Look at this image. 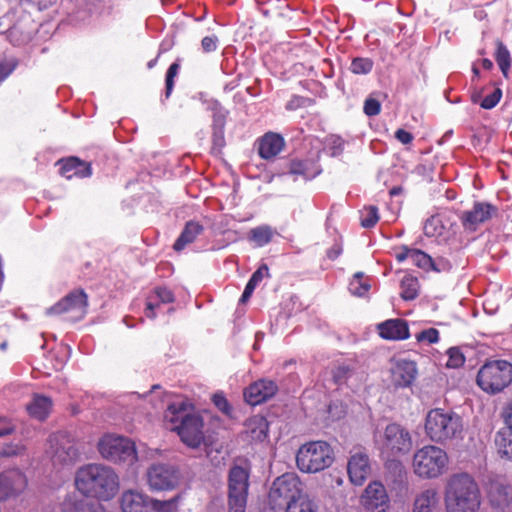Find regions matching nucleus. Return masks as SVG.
<instances>
[{
    "mask_svg": "<svg viewBox=\"0 0 512 512\" xmlns=\"http://www.w3.org/2000/svg\"><path fill=\"white\" fill-rule=\"evenodd\" d=\"M75 487L83 495L98 501H110L119 491V477L113 468L92 463L80 467L75 474Z\"/></svg>",
    "mask_w": 512,
    "mask_h": 512,
    "instance_id": "obj_1",
    "label": "nucleus"
},
{
    "mask_svg": "<svg viewBox=\"0 0 512 512\" xmlns=\"http://www.w3.org/2000/svg\"><path fill=\"white\" fill-rule=\"evenodd\" d=\"M481 492L472 475L466 472L452 474L444 489L446 512H478Z\"/></svg>",
    "mask_w": 512,
    "mask_h": 512,
    "instance_id": "obj_2",
    "label": "nucleus"
},
{
    "mask_svg": "<svg viewBox=\"0 0 512 512\" xmlns=\"http://www.w3.org/2000/svg\"><path fill=\"white\" fill-rule=\"evenodd\" d=\"M374 442L380 456L387 461L398 460L413 448L410 431L399 423L386 425L383 431L374 435Z\"/></svg>",
    "mask_w": 512,
    "mask_h": 512,
    "instance_id": "obj_3",
    "label": "nucleus"
},
{
    "mask_svg": "<svg viewBox=\"0 0 512 512\" xmlns=\"http://www.w3.org/2000/svg\"><path fill=\"white\" fill-rule=\"evenodd\" d=\"M424 429L426 436L432 442L444 444L460 437L463 424L458 414L434 408L429 410L425 417Z\"/></svg>",
    "mask_w": 512,
    "mask_h": 512,
    "instance_id": "obj_4",
    "label": "nucleus"
},
{
    "mask_svg": "<svg viewBox=\"0 0 512 512\" xmlns=\"http://www.w3.org/2000/svg\"><path fill=\"white\" fill-rule=\"evenodd\" d=\"M449 458L447 453L435 445H425L413 456L414 473L422 479H434L446 472Z\"/></svg>",
    "mask_w": 512,
    "mask_h": 512,
    "instance_id": "obj_5",
    "label": "nucleus"
},
{
    "mask_svg": "<svg viewBox=\"0 0 512 512\" xmlns=\"http://www.w3.org/2000/svg\"><path fill=\"white\" fill-rule=\"evenodd\" d=\"M334 451L325 441H312L302 445L296 455L297 467L306 473H317L332 465Z\"/></svg>",
    "mask_w": 512,
    "mask_h": 512,
    "instance_id": "obj_6",
    "label": "nucleus"
},
{
    "mask_svg": "<svg viewBox=\"0 0 512 512\" xmlns=\"http://www.w3.org/2000/svg\"><path fill=\"white\" fill-rule=\"evenodd\" d=\"M476 381L483 391L499 393L512 382V363L506 360L489 361L479 369Z\"/></svg>",
    "mask_w": 512,
    "mask_h": 512,
    "instance_id": "obj_7",
    "label": "nucleus"
},
{
    "mask_svg": "<svg viewBox=\"0 0 512 512\" xmlns=\"http://www.w3.org/2000/svg\"><path fill=\"white\" fill-rule=\"evenodd\" d=\"M303 485L297 475L286 473L278 477L272 484L268 499L272 509L282 508L302 497Z\"/></svg>",
    "mask_w": 512,
    "mask_h": 512,
    "instance_id": "obj_8",
    "label": "nucleus"
},
{
    "mask_svg": "<svg viewBox=\"0 0 512 512\" xmlns=\"http://www.w3.org/2000/svg\"><path fill=\"white\" fill-rule=\"evenodd\" d=\"M98 451L108 461L124 462L130 465L137 461L134 443L122 436L104 435L98 442Z\"/></svg>",
    "mask_w": 512,
    "mask_h": 512,
    "instance_id": "obj_9",
    "label": "nucleus"
},
{
    "mask_svg": "<svg viewBox=\"0 0 512 512\" xmlns=\"http://www.w3.org/2000/svg\"><path fill=\"white\" fill-rule=\"evenodd\" d=\"M88 296L83 289H75L46 310L49 316H65L66 320L77 321L85 317Z\"/></svg>",
    "mask_w": 512,
    "mask_h": 512,
    "instance_id": "obj_10",
    "label": "nucleus"
},
{
    "mask_svg": "<svg viewBox=\"0 0 512 512\" xmlns=\"http://www.w3.org/2000/svg\"><path fill=\"white\" fill-rule=\"evenodd\" d=\"M249 471L233 466L228 477L229 512H245L249 487Z\"/></svg>",
    "mask_w": 512,
    "mask_h": 512,
    "instance_id": "obj_11",
    "label": "nucleus"
},
{
    "mask_svg": "<svg viewBox=\"0 0 512 512\" xmlns=\"http://www.w3.org/2000/svg\"><path fill=\"white\" fill-rule=\"evenodd\" d=\"M180 475L175 466L165 463L152 464L146 472L151 491H170L177 487Z\"/></svg>",
    "mask_w": 512,
    "mask_h": 512,
    "instance_id": "obj_12",
    "label": "nucleus"
},
{
    "mask_svg": "<svg viewBox=\"0 0 512 512\" xmlns=\"http://www.w3.org/2000/svg\"><path fill=\"white\" fill-rule=\"evenodd\" d=\"M51 458L54 464L68 465L78 457L75 439L68 432H57L50 436Z\"/></svg>",
    "mask_w": 512,
    "mask_h": 512,
    "instance_id": "obj_13",
    "label": "nucleus"
},
{
    "mask_svg": "<svg viewBox=\"0 0 512 512\" xmlns=\"http://www.w3.org/2000/svg\"><path fill=\"white\" fill-rule=\"evenodd\" d=\"M203 427V419L196 413H191L190 416L182 420V424L174 426L181 441L191 448H197L203 443Z\"/></svg>",
    "mask_w": 512,
    "mask_h": 512,
    "instance_id": "obj_14",
    "label": "nucleus"
},
{
    "mask_svg": "<svg viewBox=\"0 0 512 512\" xmlns=\"http://www.w3.org/2000/svg\"><path fill=\"white\" fill-rule=\"evenodd\" d=\"M361 502L364 507L372 512H385L389 507V497L384 485L374 481L366 487Z\"/></svg>",
    "mask_w": 512,
    "mask_h": 512,
    "instance_id": "obj_15",
    "label": "nucleus"
},
{
    "mask_svg": "<svg viewBox=\"0 0 512 512\" xmlns=\"http://www.w3.org/2000/svg\"><path fill=\"white\" fill-rule=\"evenodd\" d=\"M497 207L486 202H477L469 211H464L460 217L463 226L469 230H476V228L490 220L497 214Z\"/></svg>",
    "mask_w": 512,
    "mask_h": 512,
    "instance_id": "obj_16",
    "label": "nucleus"
},
{
    "mask_svg": "<svg viewBox=\"0 0 512 512\" xmlns=\"http://www.w3.org/2000/svg\"><path fill=\"white\" fill-rule=\"evenodd\" d=\"M27 486L26 476L18 469L3 472L0 475V498L6 499L22 493Z\"/></svg>",
    "mask_w": 512,
    "mask_h": 512,
    "instance_id": "obj_17",
    "label": "nucleus"
},
{
    "mask_svg": "<svg viewBox=\"0 0 512 512\" xmlns=\"http://www.w3.org/2000/svg\"><path fill=\"white\" fill-rule=\"evenodd\" d=\"M347 472L352 484L361 486L371 474L369 456L364 452H357L350 456L347 463Z\"/></svg>",
    "mask_w": 512,
    "mask_h": 512,
    "instance_id": "obj_18",
    "label": "nucleus"
},
{
    "mask_svg": "<svg viewBox=\"0 0 512 512\" xmlns=\"http://www.w3.org/2000/svg\"><path fill=\"white\" fill-rule=\"evenodd\" d=\"M278 387L272 380L261 379L250 384L244 391V398L250 405L261 404L272 398Z\"/></svg>",
    "mask_w": 512,
    "mask_h": 512,
    "instance_id": "obj_19",
    "label": "nucleus"
},
{
    "mask_svg": "<svg viewBox=\"0 0 512 512\" xmlns=\"http://www.w3.org/2000/svg\"><path fill=\"white\" fill-rule=\"evenodd\" d=\"M122 512H150V497L136 490H126L120 497Z\"/></svg>",
    "mask_w": 512,
    "mask_h": 512,
    "instance_id": "obj_20",
    "label": "nucleus"
},
{
    "mask_svg": "<svg viewBox=\"0 0 512 512\" xmlns=\"http://www.w3.org/2000/svg\"><path fill=\"white\" fill-rule=\"evenodd\" d=\"M395 258L398 262L410 260L413 265L426 271L434 268L433 260L428 254L419 249L411 248L406 245L395 249Z\"/></svg>",
    "mask_w": 512,
    "mask_h": 512,
    "instance_id": "obj_21",
    "label": "nucleus"
},
{
    "mask_svg": "<svg viewBox=\"0 0 512 512\" xmlns=\"http://www.w3.org/2000/svg\"><path fill=\"white\" fill-rule=\"evenodd\" d=\"M416 364L413 361L400 359L391 368L392 382L398 387H408L415 380Z\"/></svg>",
    "mask_w": 512,
    "mask_h": 512,
    "instance_id": "obj_22",
    "label": "nucleus"
},
{
    "mask_svg": "<svg viewBox=\"0 0 512 512\" xmlns=\"http://www.w3.org/2000/svg\"><path fill=\"white\" fill-rule=\"evenodd\" d=\"M57 164L60 165V174L67 179L73 177L86 178L92 175L91 163L82 161L77 157L59 160Z\"/></svg>",
    "mask_w": 512,
    "mask_h": 512,
    "instance_id": "obj_23",
    "label": "nucleus"
},
{
    "mask_svg": "<svg viewBox=\"0 0 512 512\" xmlns=\"http://www.w3.org/2000/svg\"><path fill=\"white\" fill-rule=\"evenodd\" d=\"M379 335L387 340H403L409 337L408 324L403 319H389L377 325Z\"/></svg>",
    "mask_w": 512,
    "mask_h": 512,
    "instance_id": "obj_24",
    "label": "nucleus"
},
{
    "mask_svg": "<svg viewBox=\"0 0 512 512\" xmlns=\"http://www.w3.org/2000/svg\"><path fill=\"white\" fill-rule=\"evenodd\" d=\"M284 145L285 142L281 135L269 132L260 138L258 153L263 159H272L282 151Z\"/></svg>",
    "mask_w": 512,
    "mask_h": 512,
    "instance_id": "obj_25",
    "label": "nucleus"
},
{
    "mask_svg": "<svg viewBox=\"0 0 512 512\" xmlns=\"http://www.w3.org/2000/svg\"><path fill=\"white\" fill-rule=\"evenodd\" d=\"M488 500L491 506L498 509H505L512 501V487L495 481L490 484Z\"/></svg>",
    "mask_w": 512,
    "mask_h": 512,
    "instance_id": "obj_26",
    "label": "nucleus"
},
{
    "mask_svg": "<svg viewBox=\"0 0 512 512\" xmlns=\"http://www.w3.org/2000/svg\"><path fill=\"white\" fill-rule=\"evenodd\" d=\"M188 408L189 405L184 400L176 401L169 404L164 412V422L167 429L171 431H176V428H174V426L182 424V420L191 415V413L188 412Z\"/></svg>",
    "mask_w": 512,
    "mask_h": 512,
    "instance_id": "obj_27",
    "label": "nucleus"
},
{
    "mask_svg": "<svg viewBox=\"0 0 512 512\" xmlns=\"http://www.w3.org/2000/svg\"><path fill=\"white\" fill-rule=\"evenodd\" d=\"M174 301V295L171 290L165 287H157L147 298L145 315L148 318H155V310L160 307L161 304L172 303Z\"/></svg>",
    "mask_w": 512,
    "mask_h": 512,
    "instance_id": "obj_28",
    "label": "nucleus"
},
{
    "mask_svg": "<svg viewBox=\"0 0 512 512\" xmlns=\"http://www.w3.org/2000/svg\"><path fill=\"white\" fill-rule=\"evenodd\" d=\"M439 503L438 491L427 488L416 494L413 503V512H432Z\"/></svg>",
    "mask_w": 512,
    "mask_h": 512,
    "instance_id": "obj_29",
    "label": "nucleus"
},
{
    "mask_svg": "<svg viewBox=\"0 0 512 512\" xmlns=\"http://www.w3.org/2000/svg\"><path fill=\"white\" fill-rule=\"evenodd\" d=\"M52 400L49 397L35 394L31 402L27 405L29 415L37 420H44L52 410Z\"/></svg>",
    "mask_w": 512,
    "mask_h": 512,
    "instance_id": "obj_30",
    "label": "nucleus"
},
{
    "mask_svg": "<svg viewBox=\"0 0 512 512\" xmlns=\"http://www.w3.org/2000/svg\"><path fill=\"white\" fill-rule=\"evenodd\" d=\"M203 231L204 228L200 223L196 221H188L173 245L174 250H183L188 244L193 243L197 236H199Z\"/></svg>",
    "mask_w": 512,
    "mask_h": 512,
    "instance_id": "obj_31",
    "label": "nucleus"
},
{
    "mask_svg": "<svg viewBox=\"0 0 512 512\" xmlns=\"http://www.w3.org/2000/svg\"><path fill=\"white\" fill-rule=\"evenodd\" d=\"M494 441L500 457L512 461V429H500Z\"/></svg>",
    "mask_w": 512,
    "mask_h": 512,
    "instance_id": "obj_32",
    "label": "nucleus"
},
{
    "mask_svg": "<svg viewBox=\"0 0 512 512\" xmlns=\"http://www.w3.org/2000/svg\"><path fill=\"white\" fill-rule=\"evenodd\" d=\"M371 288V279L362 272L353 275L349 283V291L358 297L365 296Z\"/></svg>",
    "mask_w": 512,
    "mask_h": 512,
    "instance_id": "obj_33",
    "label": "nucleus"
},
{
    "mask_svg": "<svg viewBox=\"0 0 512 512\" xmlns=\"http://www.w3.org/2000/svg\"><path fill=\"white\" fill-rule=\"evenodd\" d=\"M400 288V296L403 300H414L419 294V281L416 277L407 274L401 280Z\"/></svg>",
    "mask_w": 512,
    "mask_h": 512,
    "instance_id": "obj_34",
    "label": "nucleus"
},
{
    "mask_svg": "<svg viewBox=\"0 0 512 512\" xmlns=\"http://www.w3.org/2000/svg\"><path fill=\"white\" fill-rule=\"evenodd\" d=\"M275 233V230L270 226L261 225L250 230L249 239L253 241L257 246L262 247L271 242Z\"/></svg>",
    "mask_w": 512,
    "mask_h": 512,
    "instance_id": "obj_35",
    "label": "nucleus"
},
{
    "mask_svg": "<svg viewBox=\"0 0 512 512\" xmlns=\"http://www.w3.org/2000/svg\"><path fill=\"white\" fill-rule=\"evenodd\" d=\"M181 502V495L178 494L168 500H159L150 497V512H177Z\"/></svg>",
    "mask_w": 512,
    "mask_h": 512,
    "instance_id": "obj_36",
    "label": "nucleus"
},
{
    "mask_svg": "<svg viewBox=\"0 0 512 512\" xmlns=\"http://www.w3.org/2000/svg\"><path fill=\"white\" fill-rule=\"evenodd\" d=\"M496 53H495V60L505 78L509 77V71L511 67V55L507 47L501 42H496Z\"/></svg>",
    "mask_w": 512,
    "mask_h": 512,
    "instance_id": "obj_37",
    "label": "nucleus"
},
{
    "mask_svg": "<svg viewBox=\"0 0 512 512\" xmlns=\"http://www.w3.org/2000/svg\"><path fill=\"white\" fill-rule=\"evenodd\" d=\"M248 428L251 430L252 438L264 440L268 433V422L260 415H255L249 419Z\"/></svg>",
    "mask_w": 512,
    "mask_h": 512,
    "instance_id": "obj_38",
    "label": "nucleus"
},
{
    "mask_svg": "<svg viewBox=\"0 0 512 512\" xmlns=\"http://www.w3.org/2000/svg\"><path fill=\"white\" fill-rule=\"evenodd\" d=\"M209 109L213 113L212 128H224L228 111L225 110L217 100L209 102Z\"/></svg>",
    "mask_w": 512,
    "mask_h": 512,
    "instance_id": "obj_39",
    "label": "nucleus"
},
{
    "mask_svg": "<svg viewBox=\"0 0 512 512\" xmlns=\"http://www.w3.org/2000/svg\"><path fill=\"white\" fill-rule=\"evenodd\" d=\"M286 512H316V507L307 495H303L298 500L290 502Z\"/></svg>",
    "mask_w": 512,
    "mask_h": 512,
    "instance_id": "obj_40",
    "label": "nucleus"
},
{
    "mask_svg": "<svg viewBox=\"0 0 512 512\" xmlns=\"http://www.w3.org/2000/svg\"><path fill=\"white\" fill-rule=\"evenodd\" d=\"M374 66L370 58L356 57L352 60L350 70L357 75H365L372 71Z\"/></svg>",
    "mask_w": 512,
    "mask_h": 512,
    "instance_id": "obj_41",
    "label": "nucleus"
},
{
    "mask_svg": "<svg viewBox=\"0 0 512 512\" xmlns=\"http://www.w3.org/2000/svg\"><path fill=\"white\" fill-rule=\"evenodd\" d=\"M360 214L361 225L365 228L373 227L379 220L378 208L376 206L364 207Z\"/></svg>",
    "mask_w": 512,
    "mask_h": 512,
    "instance_id": "obj_42",
    "label": "nucleus"
},
{
    "mask_svg": "<svg viewBox=\"0 0 512 512\" xmlns=\"http://www.w3.org/2000/svg\"><path fill=\"white\" fill-rule=\"evenodd\" d=\"M180 70V63L178 61L172 63L167 72L165 79V99H168L174 88V79L177 77Z\"/></svg>",
    "mask_w": 512,
    "mask_h": 512,
    "instance_id": "obj_43",
    "label": "nucleus"
},
{
    "mask_svg": "<svg viewBox=\"0 0 512 512\" xmlns=\"http://www.w3.org/2000/svg\"><path fill=\"white\" fill-rule=\"evenodd\" d=\"M326 149L331 156H338L344 149V140L336 135H330L326 138Z\"/></svg>",
    "mask_w": 512,
    "mask_h": 512,
    "instance_id": "obj_44",
    "label": "nucleus"
},
{
    "mask_svg": "<svg viewBox=\"0 0 512 512\" xmlns=\"http://www.w3.org/2000/svg\"><path fill=\"white\" fill-rule=\"evenodd\" d=\"M448 360L446 366L448 368H459L465 362V357L461 350L457 347L449 348L447 351Z\"/></svg>",
    "mask_w": 512,
    "mask_h": 512,
    "instance_id": "obj_45",
    "label": "nucleus"
},
{
    "mask_svg": "<svg viewBox=\"0 0 512 512\" xmlns=\"http://www.w3.org/2000/svg\"><path fill=\"white\" fill-rule=\"evenodd\" d=\"M353 370L350 368V366L341 364L338 365L333 370V379L335 383L341 385L347 382V380L352 376Z\"/></svg>",
    "mask_w": 512,
    "mask_h": 512,
    "instance_id": "obj_46",
    "label": "nucleus"
},
{
    "mask_svg": "<svg viewBox=\"0 0 512 512\" xmlns=\"http://www.w3.org/2000/svg\"><path fill=\"white\" fill-rule=\"evenodd\" d=\"M415 338L420 343L434 344L439 341V331L435 328H429L417 333Z\"/></svg>",
    "mask_w": 512,
    "mask_h": 512,
    "instance_id": "obj_47",
    "label": "nucleus"
},
{
    "mask_svg": "<svg viewBox=\"0 0 512 512\" xmlns=\"http://www.w3.org/2000/svg\"><path fill=\"white\" fill-rule=\"evenodd\" d=\"M75 512H106V510L99 502L83 500L76 504Z\"/></svg>",
    "mask_w": 512,
    "mask_h": 512,
    "instance_id": "obj_48",
    "label": "nucleus"
},
{
    "mask_svg": "<svg viewBox=\"0 0 512 512\" xmlns=\"http://www.w3.org/2000/svg\"><path fill=\"white\" fill-rule=\"evenodd\" d=\"M502 97L501 89H495L490 95H487L480 103V106L484 109L494 108Z\"/></svg>",
    "mask_w": 512,
    "mask_h": 512,
    "instance_id": "obj_49",
    "label": "nucleus"
},
{
    "mask_svg": "<svg viewBox=\"0 0 512 512\" xmlns=\"http://www.w3.org/2000/svg\"><path fill=\"white\" fill-rule=\"evenodd\" d=\"M363 111L369 117L376 116L381 111V104L377 99L369 97L364 102Z\"/></svg>",
    "mask_w": 512,
    "mask_h": 512,
    "instance_id": "obj_50",
    "label": "nucleus"
},
{
    "mask_svg": "<svg viewBox=\"0 0 512 512\" xmlns=\"http://www.w3.org/2000/svg\"><path fill=\"white\" fill-rule=\"evenodd\" d=\"M213 403L225 415H230L231 406H230L228 400L225 398V396L222 393L214 394Z\"/></svg>",
    "mask_w": 512,
    "mask_h": 512,
    "instance_id": "obj_51",
    "label": "nucleus"
},
{
    "mask_svg": "<svg viewBox=\"0 0 512 512\" xmlns=\"http://www.w3.org/2000/svg\"><path fill=\"white\" fill-rule=\"evenodd\" d=\"M218 38L215 35L212 36H206L201 41V47L203 52L210 53L217 49L218 47Z\"/></svg>",
    "mask_w": 512,
    "mask_h": 512,
    "instance_id": "obj_52",
    "label": "nucleus"
},
{
    "mask_svg": "<svg viewBox=\"0 0 512 512\" xmlns=\"http://www.w3.org/2000/svg\"><path fill=\"white\" fill-rule=\"evenodd\" d=\"M268 271L269 270L266 265L261 266L252 274L248 282L257 287L258 284L263 280V278L265 276H268Z\"/></svg>",
    "mask_w": 512,
    "mask_h": 512,
    "instance_id": "obj_53",
    "label": "nucleus"
},
{
    "mask_svg": "<svg viewBox=\"0 0 512 512\" xmlns=\"http://www.w3.org/2000/svg\"><path fill=\"white\" fill-rule=\"evenodd\" d=\"M212 141L216 148H222L225 144L224 128H212Z\"/></svg>",
    "mask_w": 512,
    "mask_h": 512,
    "instance_id": "obj_54",
    "label": "nucleus"
},
{
    "mask_svg": "<svg viewBox=\"0 0 512 512\" xmlns=\"http://www.w3.org/2000/svg\"><path fill=\"white\" fill-rule=\"evenodd\" d=\"M502 418L507 425L506 428L512 429V399L503 408Z\"/></svg>",
    "mask_w": 512,
    "mask_h": 512,
    "instance_id": "obj_55",
    "label": "nucleus"
},
{
    "mask_svg": "<svg viewBox=\"0 0 512 512\" xmlns=\"http://www.w3.org/2000/svg\"><path fill=\"white\" fill-rule=\"evenodd\" d=\"M343 252V245L341 242H335L331 248H329L326 252L327 254V257L330 259V260H335L337 259Z\"/></svg>",
    "mask_w": 512,
    "mask_h": 512,
    "instance_id": "obj_56",
    "label": "nucleus"
},
{
    "mask_svg": "<svg viewBox=\"0 0 512 512\" xmlns=\"http://www.w3.org/2000/svg\"><path fill=\"white\" fill-rule=\"evenodd\" d=\"M14 431V426L9 419L0 417V437L11 434Z\"/></svg>",
    "mask_w": 512,
    "mask_h": 512,
    "instance_id": "obj_57",
    "label": "nucleus"
},
{
    "mask_svg": "<svg viewBox=\"0 0 512 512\" xmlns=\"http://www.w3.org/2000/svg\"><path fill=\"white\" fill-rule=\"evenodd\" d=\"M395 137L402 144H410L413 140V135L404 129H398L395 132Z\"/></svg>",
    "mask_w": 512,
    "mask_h": 512,
    "instance_id": "obj_58",
    "label": "nucleus"
},
{
    "mask_svg": "<svg viewBox=\"0 0 512 512\" xmlns=\"http://www.w3.org/2000/svg\"><path fill=\"white\" fill-rule=\"evenodd\" d=\"M304 99L299 96H293L286 104L287 110H295L303 105Z\"/></svg>",
    "mask_w": 512,
    "mask_h": 512,
    "instance_id": "obj_59",
    "label": "nucleus"
},
{
    "mask_svg": "<svg viewBox=\"0 0 512 512\" xmlns=\"http://www.w3.org/2000/svg\"><path fill=\"white\" fill-rule=\"evenodd\" d=\"M220 453V451L218 449L215 450V454H214V451L210 448H206V456L210 459V461L214 464V465H219L221 463V461L223 460V457H218V454Z\"/></svg>",
    "mask_w": 512,
    "mask_h": 512,
    "instance_id": "obj_60",
    "label": "nucleus"
},
{
    "mask_svg": "<svg viewBox=\"0 0 512 512\" xmlns=\"http://www.w3.org/2000/svg\"><path fill=\"white\" fill-rule=\"evenodd\" d=\"M255 288L256 287L254 285H252L251 283L248 282L245 286L243 293H242L240 302L246 303L249 300V298L251 297V295L253 294Z\"/></svg>",
    "mask_w": 512,
    "mask_h": 512,
    "instance_id": "obj_61",
    "label": "nucleus"
},
{
    "mask_svg": "<svg viewBox=\"0 0 512 512\" xmlns=\"http://www.w3.org/2000/svg\"><path fill=\"white\" fill-rule=\"evenodd\" d=\"M11 69L4 63H0V82L3 81L9 74Z\"/></svg>",
    "mask_w": 512,
    "mask_h": 512,
    "instance_id": "obj_62",
    "label": "nucleus"
},
{
    "mask_svg": "<svg viewBox=\"0 0 512 512\" xmlns=\"http://www.w3.org/2000/svg\"><path fill=\"white\" fill-rule=\"evenodd\" d=\"M481 65L485 70H491L493 67V63L490 59L484 58L481 60Z\"/></svg>",
    "mask_w": 512,
    "mask_h": 512,
    "instance_id": "obj_63",
    "label": "nucleus"
},
{
    "mask_svg": "<svg viewBox=\"0 0 512 512\" xmlns=\"http://www.w3.org/2000/svg\"><path fill=\"white\" fill-rule=\"evenodd\" d=\"M401 191H402L401 187H394L391 189L390 194L397 195V194L401 193Z\"/></svg>",
    "mask_w": 512,
    "mask_h": 512,
    "instance_id": "obj_64",
    "label": "nucleus"
}]
</instances>
